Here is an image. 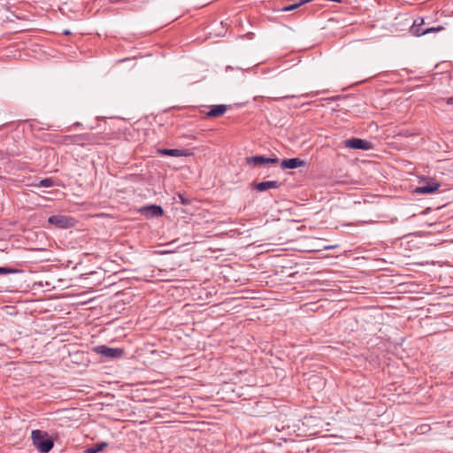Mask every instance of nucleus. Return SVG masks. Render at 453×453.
Listing matches in <instances>:
<instances>
[{
    "mask_svg": "<svg viewBox=\"0 0 453 453\" xmlns=\"http://www.w3.org/2000/svg\"><path fill=\"white\" fill-rule=\"evenodd\" d=\"M31 437L33 444L41 453L50 452L54 446L52 440L48 437L47 434L41 430L32 431Z\"/></svg>",
    "mask_w": 453,
    "mask_h": 453,
    "instance_id": "obj_1",
    "label": "nucleus"
},
{
    "mask_svg": "<svg viewBox=\"0 0 453 453\" xmlns=\"http://www.w3.org/2000/svg\"><path fill=\"white\" fill-rule=\"evenodd\" d=\"M93 351L102 357H105L111 360L120 358L124 354L123 349L111 348L106 345L96 346L94 347Z\"/></svg>",
    "mask_w": 453,
    "mask_h": 453,
    "instance_id": "obj_2",
    "label": "nucleus"
},
{
    "mask_svg": "<svg viewBox=\"0 0 453 453\" xmlns=\"http://www.w3.org/2000/svg\"><path fill=\"white\" fill-rule=\"evenodd\" d=\"M74 142L76 145L80 146L102 144L104 142V138L98 134L86 133L74 134Z\"/></svg>",
    "mask_w": 453,
    "mask_h": 453,
    "instance_id": "obj_3",
    "label": "nucleus"
},
{
    "mask_svg": "<svg viewBox=\"0 0 453 453\" xmlns=\"http://www.w3.org/2000/svg\"><path fill=\"white\" fill-rule=\"evenodd\" d=\"M48 222L63 229L72 227L74 225L73 218L64 215H52L49 217Z\"/></svg>",
    "mask_w": 453,
    "mask_h": 453,
    "instance_id": "obj_4",
    "label": "nucleus"
},
{
    "mask_svg": "<svg viewBox=\"0 0 453 453\" xmlns=\"http://www.w3.org/2000/svg\"><path fill=\"white\" fill-rule=\"evenodd\" d=\"M345 147L354 150H369L372 148L370 142L360 138H350L344 142Z\"/></svg>",
    "mask_w": 453,
    "mask_h": 453,
    "instance_id": "obj_5",
    "label": "nucleus"
},
{
    "mask_svg": "<svg viewBox=\"0 0 453 453\" xmlns=\"http://www.w3.org/2000/svg\"><path fill=\"white\" fill-rule=\"evenodd\" d=\"M138 211L146 218H157L164 214L163 208L156 204L142 206Z\"/></svg>",
    "mask_w": 453,
    "mask_h": 453,
    "instance_id": "obj_6",
    "label": "nucleus"
},
{
    "mask_svg": "<svg viewBox=\"0 0 453 453\" xmlns=\"http://www.w3.org/2000/svg\"><path fill=\"white\" fill-rule=\"evenodd\" d=\"M246 162L249 165L253 166H258L265 164H277L279 163V158L277 157H266L265 156L257 155L253 157H246Z\"/></svg>",
    "mask_w": 453,
    "mask_h": 453,
    "instance_id": "obj_7",
    "label": "nucleus"
},
{
    "mask_svg": "<svg viewBox=\"0 0 453 453\" xmlns=\"http://www.w3.org/2000/svg\"><path fill=\"white\" fill-rule=\"evenodd\" d=\"M440 187H441L440 183H438L436 181H431L425 185L417 187L415 188V192L417 194H432V193H434L435 191H437Z\"/></svg>",
    "mask_w": 453,
    "mask_h": 453,
    "instance_id": "obj_8",
    "label": "nucleus"
},
{
    "mask_svg": "<svg viewBox=\"0 0 453 453\" xmlns=\"http://www.w3.org/2000/svg\"><path fill=\"white\" fill-rule=\"evenodd\" d=\"M304 165L305 162L298 157L283 159L280 163L282 169H296Z\"/></svg>",
    "mask_w": 453,
    "mask_h": 453,
    "instance_id": "obj_9",
    "label": "nucleus"
},
{
    "mask_svg": "<svg viewBox=\"0 0 453 453\" xmlns=\"http://www.w3.org/2000/svg\"><path fill=\"white\" fill-rule=\"evenodd\" d=\"M280 185V184L276 180H267L255 183L253 188L259 192H264L271 188H278Z\"/></svg>",
    "mask_w": 453,
    "mask_h": 453,
    "instance_id": "obj_10",
    "label": "nucleus"
},
{
    "mask_svg": "<svg viewBox=\"0 0 453 453\" xmlns=\"http://www.w3.org/2000/svg\"><path fill=\"white\" fill-rule=\"evenodd\" d=\"M157 153L164 156L170 157H186L188 155L186 150H178V149H158Z\"/></svg>",
    "mask_w": 453,
    "mask_h": 453,
    "instance_id": "obj_11",
    "label": "nucleus"
},
{
    "mask_svg": "<svg viewBox=\"0 0 453 453\" xmlns=\"http://www.w3.org/2000/svg\"><path fill=\"white\" fill-rule=\"evenodd\" d=\"M423 25L424 19L422 18H417L411 27V34L415 36L425 35V28L422 27Z\"/></svg>",
    "mask_w": 453,
    "mask_h": 453,
    "instance_id": "obj_12",
    "label": "nucleus"
},
{
    "mask_svg": "<svg viewBox=\"0 0 453 453\" xmlns=\"http://www.w3.org/2000/svg\"><path fill=\"white\" fill-rule=\"evenodd\" d=\"M227 110L225 104H217L211 106V110L206 113L209 118H217L222 116Z\"/></svg>",
    "mask_w": 453,
    "mask_h": 453,
    "instance_id": "obj_13",
    "label": "nucleus"
},
{
    "mask_svg": "<svg viewBox=\"0 0 453 453\" xmlns=\"http://www.w3.org/2000/svg\"><path fill=\"white\" fill-rule=\"evenodd\" d=\"M108 446V443L106 442H100L97 443L88 449H86V453H99L103 451L106 447Z\"/></svg>",
    "mask_w": 453,
    "mask_h": 453,
    "instance_id": "obj_14",
    "label": "nucleus"
},
{
    "mask_svg": "<svg viewBox=\"0 0 453 453\" xmlns=\"http://www.w3.org/2000/svg\"><path fill=\"white\" fill-rule=\"evenodd\" d=\"M311 0H301L300 2L296 3V4H290V5H288V6H285L283 7L281 10L283 12H290V11H294L297 8H299L300 6H302L303 4H306V3H309L311 2Z\"/></svg>",
    "mask_w": 453,
    "mask_h": 453,
    "instance_id": "obj_15",
    "label": "nucleus"
},
{
    "mask_svg": "<svg viewBox=\"0 0 453 453\" xmlns=\"http://www.w3.org/2000/svg\"><path fill=\"white\" fill-rule=\"evenodd\" d=\"M22 271L16 268L0 267V274H15L20 273Z\"/></svg>",
    "mask_w": 453,
    "mask_h": 453,
    "instance_id": "obj_16",
    "label": "nucleus"
},
{
    "mask_svg": "<svg viewBox=\"0 0 453 453\" xmlns=\"http://www.w3.org/2000/svg\"><path fill=\"white\" fill-rule=\"evenodd\" d=\"M40 187L50 188L54 186V180L52 178H45L40 180Z\"/></svg>",
    "mask_w": 453,
    "mask_h": 453,
    "instance_id": "obj_17",
    "label": "nucleus"
},
{
    "mask_svg": "<svg viewBox=\"0 0 453 453\" xmlns=\"http://www.w3.org/2000/svg\"><path fill=\"white\" fill-rule=\"evenodd\" d=\"M63 144H75L74 135H65L62 138Z\"/></svg>",
    "mask_w": 453,
    "mask_h": 453,
    "instance_id": "obj_18",
    "label": "nucleus"
},
{
    "mask_svg": "<svg viewBox=\"0 0 453 453\" xmlns=\"http://www.w3.org/2000/svg\"><path fill=\"white\" fill-rule=\"evenodd\" d=\"M441 29H442L441 27H433L425 28L424 32H425V35H426V34L441 31Z\"/></svg>",
    "mask_w": 453,
    "mask_h": 453,
    "instance_id": "obj_19",
    "label": "nucleus"
},
{
    "mask_svg": "<svg viewBox=\"0 0 453 453\" xmlns=\"http://www.w3.org/2000/svg\"><path fill=\"white\" fill-rule=\"evenodd\" d=\"M179 198H180V203H182V204L189 203V201L187 198H185L182 195H179Z\"/></svg>",
    "mask_w": 453,
    "mask_h": 453,
    "instance_id": "obj_20",
    "label": "nucleus"
},
{
    "mask_svg": "<svg viewBox=\"0 0 453 453\" xmlns=\"http://www.w3.org/2000/svg\"><path fill=\"white\" fill-rule=\"evenodd\" d=\"M292 97H295V96H280V97H275L274 100L280 101V100H284V99L292 98Z\"/></svg>",
    "mask_w": 453,
    "mask_h": 453,
    "instance_id": "obj_21",
    "label": "nucleus"
},
{
    "mask_svg": "<svg viewBox=\"0 0 453 453\" xmlns=\"http://www.w3.org/2000/svg\"><path fill=\"white\" fill-rule=\"evenodd\" d=\"M446 103H447L448 104H453V97H448V98H446Z\"/></svg>",
    "mask_w": 453,
    "mask_h": 453,
    "instance_id": "obj_22",
    "label": "nucleus"
},
{
    "mask_svg": "<svg viewBox=\"0 0 453 453\" xmlns=\"http://www.w3.org/2000/svg\"><path fill=\"white\" fill-rule=\"evenodd\" d=\"M309 96H310V94H303V95H302V96H303V97H308Z\"/></svg>",
    "mask_w": 453,
    "mask_h": 453,
    "instance_id": "obj_23",
    "label": "nucleus"
}]
</instances>
